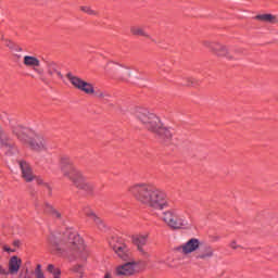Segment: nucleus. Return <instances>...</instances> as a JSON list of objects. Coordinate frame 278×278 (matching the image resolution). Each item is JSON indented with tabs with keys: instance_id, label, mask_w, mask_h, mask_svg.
Instances as JSON below:
<instances>
[{
	"instance_id": "9b49d317",
	"label": "nucleus",
	"mask_w": 278,
	"mask_h": 278,
	"mask_svg": "<svg viewBox=\"0 0 278 278\" xmlns=\"http://www.w3.org/2000/svg\"><path fill=\"white\" fill-rule=\"evenodd\" d=\"M141 264L140 262H128L119 265L115 269V275H117V277H131V275H136V273L142 270V268H140Z\"/></svg>"
},
{
	"instance_id": "f257e3e1",
	"label": "nucleus",
	"mask_w": 278,
	"mask_h": 278,
	"mask_svg": "<svg viewBox=\"0 0 278 278\" xmlns=\"http://www.w3.org/2000/svg\"><path fill=\"white\" fill-rule=\"evenodd\" d=\"M48 242L54 253L68 257V260L86 262L90 255L86 243H84V239H81L77 231L72 229H67L60 239L51 235Z\"/></svg>"
},
{
	"instance_id": "39448f33",
	"label": "nucleus",
	"mask_w": 278,
	"mask_h": 278,
	"mask_svg": "<svg viewBox=\"0 0 278 278\" xmlns=\"http://www.w3.org/2000/svg\"><path fill=\"white\" fill-rule=\"evenodd\" d=\"M13 134L22 144L29 147L31 151L40 152L49 149V141L45 138V135L40 132L17 125L13 127Z\"/></svg>"
},
{
	"instance_id": "6e6552de",
	"label": "nucleus",
	"mask_w": 278,
	"mask_h": 278,
	"mask_svg": "<svg viewBox=\"0 0 278 278\" xmlns=\"http://www.w3.org/2000/svg\"><path fill=\"white\" fill-rule=\"evenodd\" d=\"M106 72L110 73L114 79H119L121 81H127V79L131 77L129 67L121 65L116 62H109L106 64Z\"/></svg>"
},
{
	"instance_id": "b1692460",
	"label": "nucleus",
	"mask_w": 278,
	"mask_h": 278,
	"mask_svg": "<svg viewBox=\"0 0 278 278\" xmlns=\"http://www.w3.org/2000/svg\"><path fill=\"white\" fill-rule=\"evenodd\" d=\"M0 147L2 149H12V143L10 142V139H8V135L3 132L0 128Z\"/></svg>"
},
{
	"instance_id": "c85d7f7f",
	"label": "nucleus",
	"mask_w": 278,
	"mask_h": 278,
	"mask_svg": "<svg viewBox=\"0 0 278 278\" xmlns=\"http://www.w3.org/2000/svg\"><path fill=\"white\" fill-rule=\"evenodd\" d=\"M117 214H118L119 216H122L123 218H126V216H128L127 210H125V211H123V212H117Z\"/></svg>"
},
{
	"instance_id": "cd10ccee",
	"label": "nucleus",
	"mask_w": 278,
	"mask_h": 278,
	"mask_svg": "<svg viewBox=\"0 0 278 278\" xmlns=\"http://www.w3.org/2000/svg\"><path fill=\"white\" fill-rule=\"evenodd\" d=\"M192 84H194L192 78H186V83H182V86H192Z\"/></svg>"
},
{
	"instance_id": "a211bd4d",
	"label": "nucleus",
	"mask_w": 278,
	"mask_h": 278,
	"mask_svg": "<svg viewBox=\"0 0 278 278\" xmlns=\"http://www.w3.org/2000/svg\"><path fill=\"white\" fill-rule=\"evenodd\" d=\"M23 261L18 256H12L9 261V273L11 275H16L21 270V265Z\"/></svg>"
},
{
	"instance_id": "4be33fe9",
	"label": "nucleus",
	"mask_w": 278,
	"mask_h": 278,
	"mask_svg": "<svg viewBox=\"0 0 278 278\" xmlns=\"http://www.w3.org/2000/svg\"><path fill=\"white\" fill-rule=\"evenodd\" d=\"M245 51L244 48H233L230 47V52L228 54V60H242Z\"/></svg>"
},
{
	"instance_id": "423d86ee",
	"label": "nucleus",
	"mask_w": 278,
	"mask_h": 278,
	"mask_svg": "<svg viewBox=\"0 0 278 278\" xmlns=\"http://www.w3.org/2000/svg\"><path fill=\"white\" fill-rule=\"evenodd\" d=\"M66 79H68L70 84H72L76 90H80V92L96 97L102 101H110V93L101 89H96L92 84L81 79L79 76L73 75L71 72L66 74Z\"/></svg>"
},
{
	"instance_id": "393cba45",
	"label": "nucleus",
	"mask_w": 278,
	"mask_h": 278,
	"mask_svg": "<svg viewBox=\"0 0 278 278\" xmlns=\"http://www.w3.org/2000/svg\"><path fill=\"white\" fill-rule=\"evenodd\" d=\"M47 270L50 275H53V278H61L62 270L59 267H55V265L49 264Z\"/></svg>"
},
{
	"instance_id": "6ab92c4d",
	"label": "nucleus",
	"mask_w": 278,
	"mask_h": 278,
	"mask_svg": "<svg viewBox=\"0 0 278 278\" xmlns=\"http://www.w3.org/2000/svg\"><path fill=\"white\" fill-rule=\"evenodd\" d=\"M85 216H87L88 218H90V220H93V223H96V225H98L99 229H103V227H105V225L103 224V222H101V218H99L97 216V214H94V211L90 207H85L83 210Z\"/></svg>"
},
{
	"instance_id": "1a4fd4ad",
	"label": "nucleus",
	"mask_w": 278,
	"mask_h": 278,
	"mask_svg": "<svg viewBox=\"0 0 278 278\" xmlns=\"http://www.w3.org/2000/svg\"><path fill=\"white\" fill-rule=\"evenodd\" d=\"M202 45L205 47V49H210L214 55H217V58H226V60H229L231 47L210 40L202 41Z\"/></svg>"
},
{
	"instance_id": "412c9836",
	"label": "nucleus",
	"mask_w": 278,
	"mask_h": 278,
	"mask_svg": "<svg viewBox=\"0 0 278 278\" xmlns=\"http://www.w3.org/2000/svg\"><path fill=\"white\" fill-rule=\"evenodd\" d=\"M134 244H136L138 251L143 255H147V251H144V247H147L148 238L147 236H136L134 237Z\"/></svg>"
},
{
	"instance_id": "ddd939ff",
	"label": "nucleus",
	"mask_w": 278,
	"mask_h": 278,
	"mask_svg": "<svg viewBox=\"0 0 278 278\" xmlns=\"http://www.w3.org/2000/svg\"><path fill=\"white\" fill-rule=\"evenodd\" d=\"M201 244V240L197 238H191L186 243L178 247L176 250L179 251V253H182V255H190L193 253L194 256L197 255V252L199 251Z\"/></svg>"
},
{
	"instance_id": "0eeeda50",
	"label": "nucleus",
	"mask_w": 278,
	"mask_h": 278,
	"mask_svg": "<svg viewBox=\"0 0 278 278\" xmlns=\"http://www.w3.org/2000/svg\"><path fill=\"white\" fill-rule=\"evenodd\" d=\"M161 220L169 227V229H186L189 223L186 215L179 208H169L162 213Z\"/></svg>"
},
{
	"instance_id": "2eb2a0df",
	"label": "nucleus",
	"mask_w": 278,
	"mask_h": 278,
	"mask_svg": "<svg viewBox=\"0 0 278 278\" xmlns=\"http://www.w3.org/2000/svg\"><path fill=\"white\" fill-rule=\"evenodd\" d=\"M46 73L49 75L52 79L56 77V79H64V75H62V70L60 68V65L53 61H49L46 63Z\"/></svg>"
},
{
	"instance_id": "20e7f679",
	"label": "nucleus",
	"mask_w": 278,
	"mask_h": 278,
	"mask_svg": "<svg viewBox=\"0 0 278 278\" xmlns=\"http://www.w3.org/2000/svg\"><path fill=\"white\" fill-rule=\"evenodd\" d=\"M60 167L63 175L86 194H94V184L90 182L88 178L73 165V160L67 155H63L60 159Z\"/></svg>"
},
{
	"instance_id": "f8f14e48",
	"label": "nucleus",
	"mask_w": 278,
	"mask_h": 278,
	"mask_svg": "<svg viewBox=\"0 0 278 278\" xmlns=\"http://www.w3.org/2000/svg\"><path fill=\"white\" fill-rule=\"evenodd\" d=\"M110 247L113 249V251L121 257V260H124V262H127L129 260V249L127 248V244H125V241L118 237H113L110 241Z\"/></svg>"
},
{
	"instance_id": "4468645a",
	"label": "nucleus",
	"mask_w": 278,
	"mask_h": 278,
	"mask_svg": "<svg viewBox=\"0 0 278 278\" xmlns=\"http://www.w3.org/2000/svg\"><path fill=\"white\" fill-rule=\"evenodd\" d=\"M214 253H216L214 247H212L211 244L202 243L200 244V248L198 249L194 258L199 262H207L208 260H212V257H214Z\"/></svg>"
},
{
	"instance_id": "7c9ffc66",
	"label": "nucleus",
	"mask_w": 278,
	"mask_h": 278,
	"mask_svg": "<svg viewBox=\"0 0 278 278\" xmlns=\"http://www.w3.org/2000/svg\"><path fill=\"white\" fill-rule=\"evenodd\" d=\"M13 247L18 249L21 247V240H18V239L14 240L13 241Z\"/></svg>"
},
{
	"instance_id": "dca6fc26",
	"label": "nucleus",
	"mask_w": 278,
	"mask_h": 278,
	"mask_svg": "<svg viewBox=\"0 0 278 278\" xmlns=\"http://www.w3.org/2000/svg\"><path fill=\"white\" fill-rule=\"evenodd\" d=\"M20 167L22 170V177L25 179L27 182L34 181L36 179V176H34V173L31 172V167L27 162L22 161L20 162Z\"/></svg>"
},
{
	"instance_id": "a878e982",
	"label": "nucleus",
	"mask_w": 278,
	"mask_h": 278,
	"mask_svg": "<svg viewBox=\"0 0 278 278\" xmlns=\"http://www.w3.org/2000/svg\"><path fill=\"white\" fill-rule=\"evenodd\" d=\"M80 12H84V14H88L89 16H97L99 12H97L92 7L83 5L79 8Z\"/></svg>"
},
{
	"instance_id": "bb28decb",
	"label": "nucleus",
	"mask_w": 278,
	"mask_h": 278,
	"mask_svg": "<svg viewBox=\"0 0 278 278\" xmlns=\"http://www.w3.org/2000/svg\"><path fill=\"white\" fill-rule=\"evenodd\" d=\"M36 278H45V273L42 271V265L38 264L35 268Z\"/></svg>"
},
{
	"instance_id": "9d476101",
	"label": "nucleus",
	"mask_w": 278,
	"mask_h": 278,
	"mask_svg": "<svg viewBox=\"0 0 278 278\" xmlns=\"http://www.w3.org/2000/svg\"><path fill=\"white\" fill-rule=\"evenodd\" d=\"M24 66L33 68V71L39 76L40 81L49 84V79L45 76V70L40 68V60L33 55H25L23 61Z\"/></svg>"
},
{
	"instance_id": "2f4dec72",
	"label": "nucleus",
	"mask_w": 278,
	"mask_h": 278,
	"mask_svg": "<svg viewBox=\"0 0 278 278\" xmlns=\"http://www.w3.org/2000/svg\"><path fill=\"white\" fill-rule=\"evenodd\" d=\"M240 245H238V243L236 241H232L230 243V249H239Z\"/></svg>"
},
{
	"instance_id": "7ed1b4c3",
	"label": "nucleus",
	"mask_w": 278,
	"mask_h": 278,
	"mask_svg": "<svg viewBox=\"0 0 278 278\" xmlns=\"http://www.w3.org/2000/svg\"><path fill=\"white\" fill-rule=\"evenodd\" d=\"M134 116L148 131H151L161 140L168 142L173 138V129L164 127L162 119L155 113H151L147 109L138 108L134 112Z\"/></svg>"
},
{
	"instance_id": "aec40b11",
	"label": "nucleus",
	"mask_w": 278,
	"mask_h": 278,
	"mask_svg": "<svg viewBox=\"0 0 278 278\" xmlns=\"http://www.w3.org/2000/svg\"><path fill=\"white\" fill-rule=\"evenodd\" d=\"M254 21H260L261 23H270L271 25H275L278 22V18L274 14L263 13L254 16Z\"/></svg>"
},
{
	"instance_id": "f03ea898",
	"label": "nucleus",
	"mask_w": 278,
	"mask_h": 278,
	"mask_svg": "<svg viewBox=\"0 0 278 278\" xmlns=\"http://www.w3.org/2000/svg\"><path fill=\"white\" fill-rule=\"evenodd\" d=\"M128 192L146 207H151V210H166L169 207L168 195L166 192L153 184L149 182H137L128 187Z\"/></svg>"
},
{
	"instance_id": "f704fd0d",
	"label": "nucleus",
	"mask_w": 278,
	"mask_h": 278,
	"mask_svg": "<svg viewBox=\"0 0 278 278\" xmlns=\"http://www.w3.org/2000/svg\"><path fill=\"white\" fill-rule=\"evenodd\" d=\"M4 251H8V253H10L11 251L12 253H14V250H11L10 248H5Z\"/></svg>"
},
{
	"instance_id": "473e14b6",
	"label": "nucleus",
	"mask_w": 278,
	"mask_h": 278,
	"mask_svg": "<svg viewBox=\"0 0 278 278\" xmlns=\"http://www.w3.org/2000/svg\"><path fill=\"white\" fill-rule=\"evenodd\" d=\"M0 275H8V270H5L4 268H0Z\"/></svg>"
},
{
	"instance_id": "c756f323",
	"label": "nucleus",
	"mask_w": 278,
	"mask_h": 278,
	"mask_svg": "<svg viewBox=\"0 0 278 278\" xmlns=\"http://www.w3.org/2000/svg\"><path fill=\"white\" fill-rule=\"evenodd\" d=\"M36 179V184H38V186H42L45 184V180H42V178L37 177Z\"/></svg>"
},
{
	"instance_id": "72a5a7b5",
	"label": "nucleus",
	"mask_w": 278,
	"mask_h": 278,
	"mask_svg": "<svg viewBox=\"0 0 278 278\" xmlns=\"http://www.w3.org/2000/svg\"><path fill=\"white\" fill-rule=\"evenodd\" d=\"M104 278H112V274L110 271H106Z\"/></svg>"
},
{
	"instance_id": "5701e85b",
	"label": "nucleus",
	"mask_w": 278,
	"mask_h": 278,
	"mask_svg": "<svg viewBox=\"0 0 278 278\" xmlns=\"http://www.w3.org/2000/svg\"><path fill=\"white\" fill-rule=\"evenodd\" d=\"M43 212H46V214H51V216H53V218H62V213H60V211L55 210L49 203H45Z\"/></svg>"
},
{
	"instance_id": "f3484780",
	"label": "nucleus",
	"mask_w": 278,
	"mask_h": 278,
	"mask_svg": "<svg viewBox=\"0 0 278 278\" xmlns=\"http://www.w3.org/2000/svg\"><path fill=\"white\" fill-rule=\"evenodd\" d=\"M130 33L132 34V36H141V38H147L148 40H151L152 42H155V43L157 42L147 31V28H144L142 26H132V27H130Z\"/></svg>"
},
{
	"instance_id": "c9c22d12",
	"label": "nucleus",
	"mask_w": 278,
	"mask_h": 278,
	"mask_svg": "<svg viewBox=\"0 0 278 278\" xmlns=\"http://www.w3.org/2000/svg\"><path fill=\"white\" fill-rule=\"evenodd\" d=\"M18 51H23V49L20 48Z\"/></svg>"
}]
</instances>
